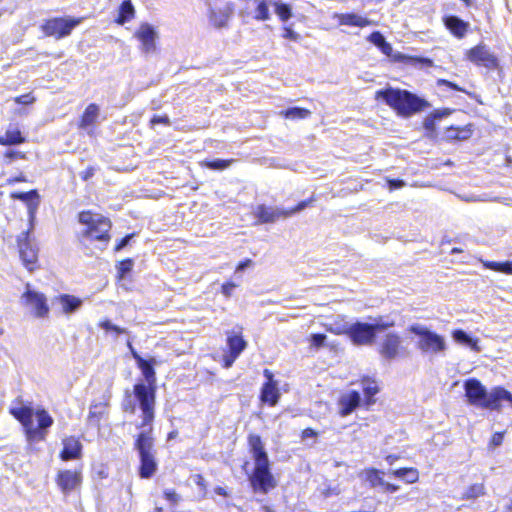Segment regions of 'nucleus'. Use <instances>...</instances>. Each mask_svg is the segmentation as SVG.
<instances>
[{
	"label": "nucleus",
	"instance_id": "1",
	"mask_svg": "<svg viewBox=\"0 0 512 512\" xmlns=\"http://www.w3.org/2000/svg\"><path fill=\"white\" fill-rule=\"evenodd\" d=\"M248 444L255 462L253 472L248 478L250 485L255 492L267 494L277 485V482L270 471L268 454L259 435L250 434L248 437Z\"/></svg>",
	"mask_w": 512,
	"mask_h": 512
},
{
	"label": "nucleus",
	"instance_id": "2",
	"mask_svg": "<svg viewBox=\"0 0 512 512\" xmlns=\"http://www.w3.org/2000/svg\"><path fill=\"white\" fill-rule=\"evenodd\" d=\"M464 391L468 404L477 408L500 412L502 402L512 407V394L504 387L496 386L488 391L478 379L470 378L464 382Z\"/></svg>",
	"mask_w": 512,
	"mask_h": 512
},
{
	"label": "nucleus",
	"instance_id": "3",
	"mask_svg": "<svg viewBox=\"0 0 512 512\" xmlns=\"http://www.w3.org/2000/svg\"><path fill=\"white\" fill-rule=\"evenodd\" d=\"M376 99H382L399 115L410 116L429 106V103L417 95L401 89L386 88L376 92Z\"/></svg>",
	"mask_w": 512,
	"mask_h": 512
},
{
	"label": "nucleus",
	"instance_id": "4",
	"mask_svg": "<svg viewBox=\"0 0 512 512\" xmlns=\"http://www.w3.org/2000/svg\"><path fill=\"white\" fill-rule=\"evenodd\" d=\"M134 448L138 452L140 466L139 476L144 479L151 478L158 468L156 460L155 439L153 437V428H147L140 431L135 438Z\"/></svg>",
	"mask_w": 512,
	"mask_h": 512
},
{
	"label": "nucleus",
	"instance_id": "5",
	"mask_svg": "<svg viewBox=\"0 0 512 512\" xmlns=\"http://www.w3.org/2000/svg\"><path fill=\"white\" fill-rule=\"evenodd\" d=\"M133 395L142 412V421L137 425V428L141 431H145L147 428H153V421L155 418L156 387L146 385L143 382L137 383L134 385Z\"/></svg>",
	"mask_w": 512,
	"mask_h": 512
},
{
	"label": "nucleus",
	"instance_id": "6",
	"mask_svg": "<svg viewBox=\"0 0 512 512\" xmlns=\"http://www.w3.org/2000/svg\"><path fill=\"white\" fill-rule=\"evenodd\" d=\"M392 326H394L393 321L379 317L375 319L373 323L357 321L351 324L347 328L346 334L355 345H371L378 332L384 331Z\"/></svg>",
	"mask_w": 512,
	"mask_h": 512
},
{
	"label": "nucleus",
	"instance_id": "7",
	"mask_svg": "<svg viewBox=\"0 0 512 512\" xmlns=\"http://www.w3.org/2000/svg\"><path fill=\"white\" fill-rule=\"evenodd\" d=\"M78 220L85 226L82 231L83 237L103 242L105 245L109 242V231L112 227L110 219L98 213L82 211L78 215Z\"/></svg>",
	"mask_w": 512,
	"mask_h": 512
},
{
	"label": "nucleus",
	"instance_id": "8",
	"mask_svg": "<svg viewBox=\"0 0 512 512\" xmlns=\"http://www.w3.org/2000/svg\"><path fill=\"white\" fill-rule=\"evenodd\" d=\"M409 331L418 337L416 347L422 354L438 355L446 350L445 339L427 327L414 324L409 327Z\"/></svg>",
	"mask_w": 512,
	"mask_h": 512
},
{
	"label": "nucleus",
	"instance_id": "9",
	"mask_svg": "<svg viewBox=\"0 0 512 512\" xmlns=\"http://www.w3.org/2000/svg\"><path fill=\"white\" fill-rule=\"evenodd\" d=\"M313 198L303 200L299 202L295 207L291 209H283L279 207L266 206L264 204L258 205L255 210V216L259 223H274L279 219H286L292 215L303 211L312 202Z\"/></svg>",
	"mask_w": 512,
	"mask_h": 512
},
{
	"label": "nucleus",
	"instance_id": "10",
	"mask_svg": "<svg viewBox=\"0 0 512 512\" xmlns=\"http://www.w3.org/2000/svg\"><path fill=\"white\" fill-rule=\"evenodd\" d=\"M31 230L32 226L27 231H23L17 237L20 258L29 271L34 270V266L38 259V247L30 238Z\"/></svg>",
	"mask_w": 512,
	"mask_h": 512
},
{
	"label": "nucleus",
	"instance_id": "11",
	"mask_svg": "<svg viewBox=\"0 0 512 512\" xmlns=\"http://www.w3.org/2000/svg\"><path fill=\"white\" fill-rule=\"evenodd\" d=\"M81 21V18H53L42 25V30L45 35L60 39L70 35Z\"/></svg>",
	"mask_w": 512,
	"mask_h": 512
},
{
	"label": "nucleus",
	"instance_id": "12",
	"mask_svg": "<svg viewBox=\"0 0 512 512\" xmlns=\"http://www.w3.org/2000/svg\"><path fill=\"white\" fill-rule=\"evenodd\" d=\"M21 299L23 304L30 308L36 317L43 318L48 315L49 307L45 295L31 289L29 284H27Z\"/></svg>",
	"mask_w": 512,
	"mask_h": 512
},
{
	"label": "nucleus",
	"instance_id": "13",
	"mask_svg": "<svg viewBox=\"0 0 512 512\" xmlns=\"http://www.w3.org/2000/svg\"><path fill=\"white\" fill-rule=\"evenodd\" d=\"M466 56L469 61L478 66H484L488 69H495L498 66L497 57L483 44L468 50Z\"/></svg>",
	"mask_w": 512,
	"mask_h": 512
},
{
	"label": "nucleus",
	"instance_id": "14",
	"mask_svg": "<svg viewBox=\"0 0 512 512\" xmlns=\"http://www.w3.org/2000/svg\"><path fill=\"white\" fill-rule=\"evenodd\" d=\"M401 344L402 341L398 334L387 333L379 343L378 352L385 360H394L400 355L403 349Z\"/></svg>",
	"mask_w": 512,
	"mask_h": 512
},
{
	"label": "nucleus",
	"instance_id": "15",
	"mask_svg": "<svg viewBox=\"0 0 512 512\" xmlns=\"http://www.w3.org/2000/svg\"><path fill=\"white\" fill-rule=\"evenodd\" d=\"M234 13L233 3L227 2L223 6L210 7L209 23L216 29L226 28Z\"/></svg>",
	"mask_w": 512,
	"mask_h": 512
},
{
	"label": "nucleus",
	"instance_id": "16",
	"mask_svg": "<svg viewBox=\"0 0 512 512\" xmlns=\"http://www.w3.org/2000/svg\"><path fill=\"white\" fill-rule=\"evenodd\" d=\"M57 485L64 494L75 490L82 482V473L77 470H61L57 474Z\"/></svg>",
	"mask_w": 512,
	"mask_h": 512
},
{
	"label": "nucleus",
	"instance_id": "17",
	"mask_svg": "<svg viewBox=\"0 0 512 512\" xmlns=\"http://www.w3.org/2000/svg\"><path fill=\"white\" fill-rule=\"evenodd\" d=\"M11 197L16 200H20L22 202H25L27 204L28 214H29V221L30 224H33V221L35 219V214L39 207V193L37 190H30L28 192H14L11 194Z\"/></svg>",
	"mask_w": 512,
	"mask_h": 512
},
{
	"label": "nucleus",
	"instance_id": "18",
	"mask_svg": "<svg viewBox=\"0 0 512 512\" xmlns=\"http://www.w3.org/2000/svg\"><path fill=\"white\" fill-rule=\"evenodd\" d=\"M136 37L142 44V50L145 53H152L156 49L155 39L157 33L155 29L148 23L142 24L136 32Z\"/></svg>",
	"mask_w": 512,
	"mask_h": 512
},
{
	"label": "nucleus",
	"instance_id": "19",
	"mask_svg": "<svg viewBox=\"0 0 512 512\" xmlns=\"http://www.w3.org/2000/svg\"><path fill=\"white\" fill-rule=\"evenodd\" d=\"M10 413L23 425L27 435H35L37 433V430L34 429V410L32 407L11 408Z\"/></svg>",
	"mask_w": 512,
	"mask_h": 512
},
{
	"label": "nucleus",
	"instance_id": "20",
	"mask_svg": "<svg viewBox=\"0 0 512 512\" xmlns=\"http://www.w3.org/2000/svg\"><path fill=\"white\" fill-rule=\"evenodd\" d=\"M63 449L60 452V458L63 461L76 460L82 456V444L74 436L66 437L62 441Z\"/></svg>",
	"mask_w": 512,
	"mask_h": 512
},
{
	"label": "nucleus",
	"instance_id": "21",
	"mask_svg": "<svg viewBox=\"0 0 512 512\" xmlns=\"http://www.w3.org/2000/svg\"><path fill=\"white\" fill-rule=\"evenodd\" d=\"M361 402V396L358 391L352 390L349 393L343 395L340 400V414L347 416L351 414Z\"/></svg>",
	"mask_w": 512,
	"mask_h": 512
},
{
	"label": "nucleus",
	"instance_id": "22",
	"mask_svg": "<svg viewBox=\"0 0 512 512\" xmlns=\"http://www.w3.org/2000/svg\"><path fill=\"white\" fill-rule=\"evenodd\" d=\"M35 416L37 418L38 426H34V429L37 430V433L35 435H27V437L29 439H43L47 429L50 428L54 422L53 418L44 409L38 410L35 413Z\"/></svg>",
	"mask_w": 512,
	"mask_h": 512
},
{
	"label": "nucleus",
	"instance_id": "23",
	"mask_svg": "<svg viewBox=\"0 0 512 512\" xmlns=\"http://www.w3.org/2000/svg\"><path fill=\"white\" fill-rule=\"evenodd\" d=\"M444 24L457 38H463L469 27L467 22L454 15L444 17Z\"/></svg>",
	"mask_w": 512,
	"mask_h": 512
},
{
	"label": "nucleus",
	"instance_id": "24",
	"mask_svg": "<svg viewBox=\"0 0 512 512\" xmlns=\"http://www.w3.org/2000/svg\"><path fill=\"white\" fill-rule=\"evenodd\" d=\"M53 302L59 303L65 314L75 313L81 306L82 300L76 296L69 294H61L54 298Z\"/></svg>",
	"mask_w": 512,
	"mask_h": 512
},
{
	"label": "nucleus",
	"instance_id": "25",
	"mask_svg": "<svg viewBox=\"0 0 512 512\" xmlns=\"http://www.w3.org/2000/svg\"><path fill=\"white\" fill-rule=\"evenodd\" d=\"M261 400L270 406H275L280 398V392L277 384L270 380L265 383L261 389Z\"/></svg>",
	"mask_w": 512,
	"mask_h": 512
},
{
	"label": "nucleus",
	"instance_id": "26",
	"mask_svg": "<svg viewBox=\"0 0 512 512\" xmlns=\"http://www.w3.org/2000/svg\"><path fill=\"white\" fill-rule=\"evenodd\" d=\"M340 25L366 27L372 24V21L366 17L355 13H345L338 15Z\"/></svg>",
	"mask_w": 512,
	"mask_h": 512
},
{
	"label": "nucleus",
	"instance_id": "27",
	"mask_svg": "<svg viewBox=\"0 0 512 512\" xmlns=\"http://www.w3.org/2000/svg\"><path fill=\"white\" fill-rule=\"evenodd\" d=\"M453 340L461 345L470 347L472 350L479 352L478 339L471 337L467 332L462 329H456L452 332Z\"/></svg>",
	"mask_w": 512,
	"mask_h": 512
},
{
	"label": "nucleus",
	"instance_id": "28",
	"mask_svg": "<svg viewBox=\"0 0 512 512\" xmlns=\"http://www.w3.org/2000/svg\"><path fill=\"white\" fill-rule=\"evenodd\" d=\"M367 40L371 42L373 45L378 47L380 51L385 54L386 56H391L393 49L390 43H388L383 36V34L379 31L372 32L368 37Z\"/></svg>",
	"mask_w": 512,
	"mask_h": 512
},
{
	"label": "nucleus",
	"instance_id": "29",
	"mask_svg": "<svg viewBox=\"0 0 512 512\" xmlns=\"http://www.w3.org/2000/svg\"><path fill=\"white\" fill-rule=\"evenodd\" d=\"M229 353L232 358H238L242 351L246 348L247 343L240 335H231L227 339Z\"/></svg>",
	"mask_w": 512,
	"mask_h": 512
},
{
	"label": "nucleus",
	"instance_id": "30",
	"mask_svg": "<svg viewBox=\"0 0 512 512\" xmlns=\"http://www.w3.org/2000/svg\"><path fill=\"white\" fill-rule=\"evenodd\" d=\"M134 14L135 9L131 0H124L119 7V13L116 22L120 25H123L130 21L134 17Z\"/></svg>",
	"mask_w": 512,
	"mask_h": 512
},
{
	"label": "nucleus",
	"instance_id": "31",
	"mask_svg": "<svg viewBox=\"0 0 512 512\" xmlns=\"http://www.w3.org/2000/svg\"><path fill=\"white\" fill-rule=\"evenodd\" d=\"M138 367L142 371V374L147 382L146 385L155 386L156 373H155V369H154V359H151V360L144 359L141 363L138 364Z\"/></svg>",
	"mask_w": 512,
	"mask_h": 512
},
{
	"label": "nucleus",
	"instance_id": "32",
	"mask_svg": "<svg viewBox=\"0 0 512 512\" xmlns=\"http://www.w3.org/2000/svg\"><path fill=\"white\" fill-rule=\"evenodd\" d=\"M98 116L99 107L94 103L88 105L82 115L80 127L86 128L93 125L96 122Z\"/></svg>",
	"mask_w": 512,
	"mask_h": 512
},
{
	"label": "nucleus",
	"instance_id": "33",
	"mask_svg": "<svg viewBox=\"0 0 512 512\" xmlns=\"http://www.w3.org/2000/svg\"><path fill=\"white\" fill-rule=\"evenodd\" d=\"M391 474L396 478L405 480L407 483H415L419 477L415 468H400L393 470Z\"/></svg>",
	"mask_w": 512,
	"mask_h": 512
},
{
	"label": "nucleus",
	"instance_id": "34",
	"mask_svg": "<svg viewBox=\"0 0 512 512\" xmlns=\"http://www.w3.org/2000/svg\"><path fill=\"white\" fill-rule=\"evenodd\" d=\"M105 413V406L101 403L92 404L90 406L88 422L90 425L99 426L100 419Z\"/></svg>",
	"mask_w": 512,
	"mask_h": 512
},
{
	"label": "nucleus",
	"instance_id": "35",
	"mask_svg": "<svg viewBox=\"0 0 512 512\" xmlns=\"http://www.w3.org/2000/svg\"><path fill=\"white\" fill-rule=\"evenodd\" d=\"M24 142V138L19 130H7L3 137H0V144L17 145Z\"/></svg>",
	"mask_w": 512,
	"mask_h": 512
},
{
	"label": "nucleus",
	"instance_id": "36",
	"mask_svg": "<svg viewBox=\"0 0 512 512\" xmlns=\"http://www.w3.org/2000/svg\"><path fill=\"white\" fill-rule=\"evenodd\" d=\"M363 392L365 397L367 398V404L371 405L374 403L372 399L374 395L378 393V386L375 381H371L369 379L363 381Z\"/></svg>",
	"mask_w": 512,
	"mask_h": 512
},
{
	"label": "nucleus",
	"instance_id": "37",
	"mask_svg": "<svg viewBox=\"0 0 512 512\" xmlns=\"http://www.w3.org/2000/svg\"><path fill=\"white\" fill-rule=\"evenodd\" d=\"M485 488L482 483H476L469 486L463 494V499H476L484 495Z\"/></svg>",
	"mask_w": 512,
	"mask_h": 512
},
{
	"label": "nucleus",
	"instance_id": "38",
	"mask_svg": "<svg viewBox=\"0 0 512 512\" xmlns=\"http://www.w3.org/2000/svg\"><path fill=\"white\" fill-rule=\"evenodd\" d=\"M485 267L497 272L512 274V261L486 262Z\"/></svg>",
	"mask_w": 512,
	"mask_h": 512
},
{
	"label": "nucleus",
	"instance_id": "39",
	"mask_svg": "<svg viewBox=\"0 0 512 512\" xmlns=\"http://www.w3.org/2000/svg\"><path fill=\"white\" fill-rule=\"evenodd\" d=\"M310 114L311 112L309 110L300 107L288 108L284 112L285 117L289 119H304L308 117Z\"/></svg>",
	"mask_w": 512,
	"mask_h": 512
},
{
	"label": "nucleus",
	"instance_id": "40",
	"mask_svg": "<svg viewBox=\"0 0 512 512\" xmlns=\"http://www.w3.org/2000/svg\"><path fill=\"white\" fill-rule=\"evenodd\" d=\"M121 407L124 412H129L131 414L135 413L136 403L135 399L133 398V392L131 393L129 390L125 391V397L122 401Z\"/></svg>",
	"mask_w": 512,
	"mask_h": 512
},
{
	"label": "nucleus",
	"instance_id": "41",
	"mask_svg": "<svg viewBox=\"0 0 512 512\" xmlns=\"http://www.w3.org/2000/svg\"><path fill=\"white\" fill-rule=\"evenodd\" d=\"M367 481L372 487L382 486L385 484L384 479L380 476V471L377 469H370L367 471Z\"/></svg>",
	"mask_w": 512,
	"mask_h": 512
},
{
	"label": "nucleus",
	"instance_id": "42",
	"mask_svg": "<svg viewBox=\"0 0 512 512\" xmlns=\"http://www.w3.org/2000/svg\"><path fill=\"white\" fill-rule=\"evenodd\" d=\"M254 18L260 21H265L270 18L269 7L266 1L262 0L258 3Z\"/></svg>",
	"mask_w": 512,
	"mask_h": 512
},
{
	"label": "nucleus",
	"instance_id": "43",
	"mask_svg": "<svg viewBox=\"0 0 512 512\" xmlns=\"http://www.w3.org/2000/svg\"><path fill=\"white\" fill-rule=\"evenodd\" d=\"M275 12L282 21H287L292 16L291 7L285 3H275Z\"/></svg>",
	"mask_w": 512,
	"mask_h": 512
},
{
	"label": "nucleus",
	"instance_id": "44",
	"mask_svg": "<svg viewBox=\"0 0 512 512\" xmlns=\"http://www.w3.org/2000/svg\"><path fill=\"white\" fill-rule=\"evenodd\" d=\"M99 326L104 329L106 332L112 331L117 336L120 334H126L128 331L125 328H121L117 325H114L110 320H104L99 323Z\"/></svg>",
	"mask_w": 512,
	"mask_h": 512
},
{
	"label": "nucleus",
	"instance_id": "45",
	"mask_svg": "<svg viewBox=\"0 0 512 512\" xmlns=\"http://www.w3.org/2000/svg\"><path fill=\"white\" fill-rule=\"evenodd\" d=\"M233 160L215 159L206 162V167L212 170H224L230 166Z\"/></svg>",
	"mask_w": 512,
	"mask_h": 512
},
{
	"label": "nucleus",
	"instance_id": "46",
	"mask_svg": "<svg viewBox=\"0 0 512 512\" xmlns=\"http://www.w3.org/2000/svg\"><path fill=\"white\" fill-rule=\"evenodd\" d=\"M133 260L125 259L119 263L118 275L120 278H124L133 268Z\"/></svg>",
	"mask_w": 512,
	"mask_h": 512
},
{
	"label": "nucleus",
	"instance_id": "47",
	"mask_svg": "<svg viewBox=\"0 0 512 512\" xmlns=\"http://www.w3.org/2000/svg\"><path fill=\"white\" fill-rule=\"evenodd\" d=\"M326 338V335L322 333L312 334L310 337L311 346L317 349L322 347L326 341Z\"/></svg>",
	"mask_w": 512,
	"mask_h": 512
},
{
	"label": "nucleus",
	"instance_id": "48",
	"mask_svg": "<svg viewBox=\"0 0 512 512\" xmlns=\"http://www.w3.org/2000/svg\"><path fill=\"white\" fill-rule=\"evenodd\" d=\"M387 184L390 190L400 189L406 185L405 181L401 179H388Z\"/></svg>",
	"mask_w": 512,
	"mask_h": 512
},
{
	"label": "nucleus",
	"instance_id": "49",
	"mask_svg": "<svg viewBox=\"0 0 512 512\" xmlns=\"http://www.w3.org/2000/svg\"><path fill=\"white\" fill-rule=\"evenodd\" d=\"M164 497L172 504H177L180 501V496L174 490H165Z\"/></svg>",
	"mask_w": 512,
	"mask_h": 512
},
{
	"label": "nucleus",
	"instance_id": "50",
	"mask_svg": "<svg viewBox=\"0 0 512 512\" xmlns=\"http://www.w3.org/2000/svg\"><path fill=\"white\" fill-rule=\"evenodd\" d=\"M35 101L31 94H24L15 98V102L22 105H28Z\"/></svg>",
	"mask_w": 512,
	"mask_h": 512
},
{
	"label": "nucleus",
	"instance_id": "51",
	"mask_svg": "<svg viewBox=\"0 0 512 512\" xmlns=\"http://www.w3.org/2000/svg\"><path fill=\"white\" fill-rule=\"evenodd\" d=\"M283 37L292 41H298L300 39V35L292 30L290 27H284Z\"/></svg>",
	"mask_w": 512,
	"mask_h": 512
},
{
	"label": "nucleus",
	"instance_id": "52",
	"mask_svg": "<svg viewBox=\"0 0 512 512\" xmlns=\"http://www.w3.org/2000/svg\"><path fill=\"white\" fill-rule=\"evenodd\" d=\"M437 85L438 86H447L455 91H461V92H465L464 89H462L461 87H459L457 84L451 82V81H448V80H445V79H439L437 81Z\"/></svg>",
	"mask_w": 512,
	"mask_h": 512
},
{
	"label": "nucleus",
	"instance_id": "53",
	"mask_svg": "<svg viewBox=\"0 0 512 512\" xmlns=\"http://www.w3.org/2000/svg\"><path fill=\"white\" fill-rule=\"evenodd\" d=\"M451 110L448 109V108H444V109H437L435 111H433L431 113V115L436 119V120H440L444 117H447L451 114Z\"/></svg>",
	"mask_w": 512,
	"mask_h": 512
},
{
	"label": "nucleus",
	"instance_id": "54",
	"mask_svg": "<svg viewBox=\"0 0 512 512\" xmlns=\"http://www.w3.org/2000/svg\"><path fill=\"white\" fill-rule=\"evenodd\" d=\"M236 284L233 282H226L222 285L221 291L226 297H230L232 295L233 290L235 289Z\"/></svg>",
	"mask_w": 512,
	"mask_h": 512
},
{
	"label": "nucleus",
	"instance_id": "55",
	"mask_svg": "<svg viewBox=\"0 0 512 512\" xmlns=\"http://www.w3.org/2000/svg\"><path fill=\"white\" fill-rule=\"evenodd\" d=\"M133 237H134V233H132V234H128V235H126L124 238H122V239L119 241V243L116 245V247H115V251H120V250H122L123 248H125V247L129 244L130 240H131Z\"/></svg>",
	"mask_w": 512,
	"mask_h": 512
},
{
	"label": "nucleus",
	"instance_id": "56",
	"mask_svg": "<svg viewBox=\"0 0 512 512\" xmlns=\"http://www.w3.org/2000/svg\"><path fill=\"white\" fill-rule=\"evenodd\" d=\"M435 122L436 119L430 114L425 118L423 126L426 130L433 131L435 130Z\"/></svg>",
	"mask_w": 512,
	"mask_h": 512
},
{
	"label": "nucleus",
	"instance_id": "57",
	"mask_svg": "<svg viewBox=\"0 0 512 512\" xmlns=\"http://www.w3.org/2000/svg\"><path fill=\"white\" fill-rule=\"evenodd\" d=\"M503 439H504V432H496L492 436L491 445L494 447H498L502 444Z\"/></svg>",
	"mask_w": 512,
	"mask_h": 512
},
{
	"label": "nucleus",
	"instance_id": "58",
	"mask_svg": "<svg viewBox=\"0 0 512 512\" xmlns=\"http://www.w3.org/2000/svg\"><path fill=\"white\" fill-rule=\"evenodd\" d=\"M95 174L94 167H88L85 171L81 173V177L84 181H87L88 179L92 178Z\"/></svg>",
	"mask_w": 512,
	"mask_h": 512
},
{
	"label": "nucleus",
	"instance_id": "59",
	"mask_svg": "<svg viewBox=\"0 0 512 512\" xmlns=\"http://www.w3.org/2000/svg\"><path fill=\"white\" fill-rule=\"evenodd\" d=\"M127 345H128V347H129V349H130V351H131V354H132L133 358L135 359V361H136V363H137V365H138L139 363H141V362L144 360V358H142V357H141V356H140V355L135 351V349L133 348V346H132V344H131V342H130V341H128Z\"/></svg>",
	"mask_w": 512,
	"mask_h": 512
},
{
	"label": "nucleus",
	"instance_id": "60",
	"mask_svg": "<svg viewBox=\"0 0 512 512\" xmlns=\"http://www.w3.org/2000/svg\"><path fill=\"white\" fill-rule=\"evenodd\" d=\"M315 437H317V432L314 431L312 428H306L302 432V438L303 439L315 438Z\"/></svg>",
	"mask_w": 512,
	"mask_h": 512
},
{
	"label": "nucleus",
	"instance_id": "61",
	"mask_svg": "<svg viewBox=\"0 0 512 512\" xmlns=\"http://www.w3.org/2000/svg\"><path fill=\"white\" fill-rule=\"evenodd\" d=\"M384 490L386 492L394 493L399 490V486L395 484H391L385 481V484L383 485Z\"/></svg>",
	"mask_w": 512,
	"mask_h": 512
},
{
	"label": "nucleus",
	"instance_id": "62",
	"mask_svg": "<svg viewBox=\"0 0 512 512\" xmlns=\"http://www.w3.org/2000/svg\"><path fill=\"white\" fill-rule=\"evenodd\" d=\"M252 264V260L250 259H246L245 261H242L238 264L237 266V271H243L245 270L247 267L251 266Z\"/></svg>",
	"mask_w": 512,
	"mask_h": 512
},
{
	"label": "nucleus",
	"instance_id": "63",
	"mask_svg": "<svg viewBox=\"0 0 512 512\" xmlns=\"http://www.w3.org/2000/svg\"><path fill=\"white\" fill-rule=\"evenodd\" d=\"M215 493L220 495V496H224V497H227L229 494L228 492L226 491L225 488L221 487V486H217L215 489H214Z\"/></svg>",
	"mask_w": 512,
	"mask_h": 512
},
{
	"label": "nucleus",
	"instance_id": "64",
	"mask_svg": "<svg viewBox=\"0 0 512 512\" xmlns=\"http://www.w3.org/2000/svg\"><path fill=\"white\" fill-rule=\"evenodd\" d=\"M503 512H512V498L504 506V511Z\"/></svg>",
	"mask_w": 512,
	"mask_h": 512
}]
</instances>
